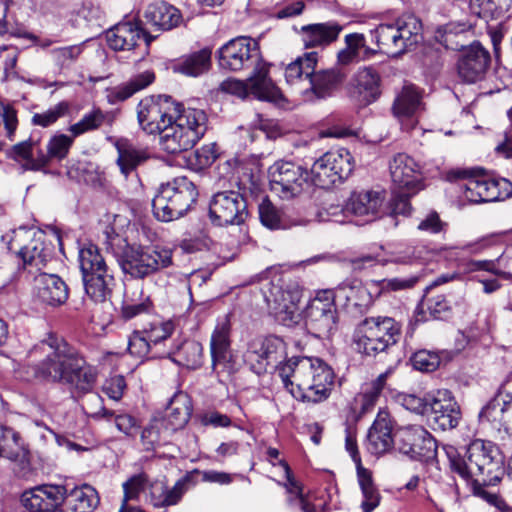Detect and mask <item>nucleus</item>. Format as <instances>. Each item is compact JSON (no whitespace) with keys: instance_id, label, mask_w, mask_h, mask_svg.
<instances>
[{"instance_id":"e2e57ef3","label":"nucleus","mask_w":512,"mask_h":512,"mask_svg":"<svg viewBox=\"0 0 512 512\" xmlns=\"http://www.w3.org/2000/svg\"><path fill=\"white\" fill-rule=\"evenodd\" d=\"M75 137H69L65 134H59L52 137L47 145V150L49 151V155L53 159L62 160L64 159L70 147L73 144Z\"/></svg>"},{"instance_id":"a878e982","label":"nucleus","mask_w":512,"mask_h":512,"mask_svg":"<svg viewBox=\"0 0 512 512\" xmlns=\"http://www.w3.org/2000/svg\"><path fill=\"white\" fill-rule=\"evenodd\" d=\"M392 419L386 410H379L367 435V449L374 455L388 452L394 444Z\"/></svg>"},{"instance_id":"1a4fd4ad","label":"nucleus","mask_w":512,"mask_h":512,"mask_svg":"<svg viewBox=\"0 0 512 512\" xmlns=\"http://www.w3.org/2000/svg\"><path fill=\"white\" fill-rule=\"evenodd\" d=\"M198 190L187 177H177L162 184L152 200L154 216L163 222L183 217L195 204Z\"/></svg>"},{"instance_id":"69168bd1","label":"nucleus","mask_w":512,"mask_h":512,"mask_svg":"<svg viewBox=\"0 0 512 512\" xmlns=\"http://www.w3.org/2000/svg\"><path fill=\"white\" fill-rule=\"evenodd\" d=\"M127 349L131 355L138 358L146 357L149 354L151 346L143 330H135L129 336Z\"/></svg>"},{"instance_id":"f257e3e1","label":"nucleus","mask_w":512,"mask_h":512,"mask_svg":"<svg viewBox=\"0 0 512 512\" xmlns=\"http://www.w3.org/2000/svg\"><path fill=\"white\" fill-rule=\"evenodd\" d=\"M44 357L33 366L36 378L47 383L64 385L74 398L83 397L94 390L98 370L63 338L50 333L35 348Z\"/></svg>"},{"instance_id":"ea45409f","label":"nucleus","mask_w":512,"mask_h":512,"mask_svg":"<svg viewBox=\"0 0 512 512\" xmlns=\"http://www.w3.org/2000/svg\"><path fill=\"white\" fill-rule=\"evenodd\" d=\"M341 82L340 74L334 70H322L309 77L307 85L303 86V91H312L317 98H325L333 92Z\"/></svg>"},{"instance_id":"6e6552de","label":"nucleus","mask_w":512,"mask_h":512,"mask_svg":"<svg viewBox=\"0 0 512 512\" xmlns=\"http://www.w3.org/2000/svg\"><path fill=\"white\" fill-rule=\"evenodd\" d=\"M401 325L392 317H366L357 325L353 341L356 350L366 356L387 352L400 339Z\"/></svg>"},{"instance_id":"9d476101","label":"nucleus","mask_w":512,"mask_h":512,"mask_svg":"<svg viewBox=\"0 0 512 512\" xmlns=\"http://www.w3.org/2000/svg\"><path fill=\"white\" fill-rule=\"evenodd\" d=\"M305 325L316 338H327L337 330L338 311L333 291H320L309 301L305 308Z\"/></svg>"},{"instance_id":"4d7b16f0","label":"nucleus","mask_w":512,"mask_h":512,"mask_svg":"<svg viewBox=\"0 0 512 512\" xmlns=\"http://www.w3.org/2000/svg\"><path fill=\"white\" fill-rule=\"evenodd\" d=\"M413 367L423 372L435 371L441 364L440 354L429 350H419L411 358Z\"/></svg>"},{"instance_id":"c756f323","label":"nucleus","mask_w":512,"mask_h":512,"mask_svg":"<svg viewBox=\"0 0 512 512\" xmlns=\"http://www.w3.org/2000/svg\"><path fill=\"white\" fill-rule=\"evenodd\" d=\"M144 19L154 31H167L180 23L181 14L177 8L166 2H155L146 8Z\"/></svg>"},{"instance_id":"49530a36","label":"nucleus","mask_w":512,"mask_h":512,"mask_svg":"<svg viewBox=\"0 0 512 512\" xmlns=\"http://www.w3.org/2000/svg\"><path fill=\"white\" fill-rule=\"evenodd\" d=\"M164 354L168 356L175 354V360L189 369L199 368L203 362V347L199 342L193 340L183 342L177 351L170 349Z\"/></svg>"},{"instance_id":"4468645a","label":"nucleus","mask_w":512,"mask_h":512,"mask_svg":"<svg viewBox=\"0 0 512 512\" xmlns=\"http://www.w3.org/2000/svg\"><path fill=\"white\" fill-rule=\"evenodd\" d=\"M286 356V345L277 336H268L251 341L243 355L244 362L260 375L268 366L276 367Z\"/></svg>"},{"instance_id":"6e6d98bb","label":"nucleus","mask_w":512,"mask_h":512,"mask_svg":"<svg viewBox=\"0 0 512 512\" xmlns=\"http://www.w3.org/2000/svg\"><path fill=\"white\" fill-rule=\"evenodd\" d=\"M41 487L48 511H63L67 491L65 486L42 484Z\"/></svg>"},{"instance_id":"c9c22d12","label":"nucleus","mask_w":512,"mask_h":512,"mask_svg":"<svg viewBox=\"0 0 512 512\" xmlns=\"http://www.w3.org/2000/svg\"><path fill=\"white\" fill-rule=\"evenodd\" d=\"M372 38L378 44L380 51L387 55L397 56L407 51V44L401 40V33L393 24H380L371 31Z\"/></svg>"},{"instance_id":"cd10ccee","label":"nucleus","mask_w":512,"mask_h":512,"mask_svg":"<svg viewBox=\"0 0 512 512\" xmlns=\"http://www.w3.org/2000/svg\"><path fill=\"white\" fill-rule=\"evenodd\" d=\"M230 330L231 324L228 317H224L218 322L211 336V357L213 368L233 367L230 350Z\"/></svg>"},{"instance_id":"a211bd4d","label":"nucleus","mask_w":512,"mask_h":512,"mask_svg":"<svg viewBox=\"0 0 512 512\" xmlns=\"http://www.w3.org/2000/svg\"><path fill=\"white\" fill-rule=\"evenodd\" d=\"M389 173L394 189L418 193L423 189L420 165L406 153H397L389 161Z\"/></svg>"},{"instance_id":"7ed1b4c3","label":"nucleus","mask_w":512,"mask_h":512,"mask_svg":"<svg viewBox=\"0 0 512 512\" xmlns=\"http://www.w3.org/2000/svg\"><path fill=\"white\" fill-rule=\"evenodd\" d=\"M279 376L295 398L311 403L326 400L334 384L332 368L319 358H291L280 367Z\"/></svg>"},{"instance_id":"13d9d810","label":"nucleus","mask_w":512,"mask_h":512,"mask_svg":"<svg viewBox=\"0 0 512 512\" xmlns=\"http://www.w3.org/2000/svg\"><path fill=\"white\" fill-rule=\"evenodd\" d=\"M21 503L32 512H48L41 485L24 491L21 495Z\"/></svg>"},{"instance_id":"6ab92c4d","label":"nucleus","mask_w":512,"mask_h":512,"mask_svg":"<svg viewBox=\"0 0 512 512\" xmlns=\"http://www.w3.org/2000/svg\"><path fill=\"white\" fill-rule=\"evenodd\" d=\"M479 423L512 435V395L497 393L479 412Z\"/></svg>"},{"instance_id":"864d4df0","label":"nucleus","mask_w":512,"mask_h":512,"mask_svg":"<svg viewBox=\"0 0 512 512\" xmlns=\"http://www.w3.org/2000/svg\"><path fill=\"white\" fill-rule=\"evenodd\" d=\"M106 119V115L100 109H94L85 114L77 123L70 126L69 131L73 137H77L86 132L96 130L102 126Z\"/></svg>"},{"instance_id":"79ce46f5","label":"nucleus","mask_w":512,"mask_h":512,"mask_svg":"<svg viewBox=\"0 0 512 512\" xmlns=\"http://www.w3.org/2000/svg\"><path fill=\"white\" fill-rule=\"evenodd\" d=\"M152 310L150 297L144 296L141 288L125 293L121 307V316L124 320H131L142 314H148Z\"/></svg>"},{"instance_id":"09e8293b","label":"nucleus","mask_w":512,"mask_h":512,"mask_svg":"<svg viewBox=\"0 0 512 512\" xmlns=\"http://www.w3.org/2000/svg\"><path fill=\"white\" fill-rule=\"evenodd\" d=\"M394 25L398 32L401 33V40L407 44V50L422 41V23L416 16H403Z\"/></svg>"},{"instance_id":"4be33fe9","label":"nucleus","mask_w":512,"mask_h":512,"mask_svg":"<svg viewBox=\"0 0 512 512\" xmlns=\"http://www.w3.org/2000/svg\"><path fill=\"white\" fill-rule=\"evenodd\" d=\"M190 478L185 476L170 487L165 478L151 479L146 492V502L154 508H166L177 505L189 488Z\"/></svg>"},{"instance_id":"72a5a7b5","label":"nucleus","mask_w":512,"mask_h":512,"mask_svg":"<svg viewBox=\"0 0 512 512\" xmlns=\"http://www.w3.org/2000/svg\"><path fill=\"white\" fill-rule=\"evenodd\" d=\"M274 295V307H270L276 318L284 325L297 323L300 318L298 304L300 302V293L298 291L290 292L278 289Z\"/></svg>"},{"instance_id":"f3484780","label":"nucleus","mask_w":512,"mask_h":512,"mask_svg":"<svg viewBox=\"0 0 512 512\" xmlns=\"http://www.w3.org/2000/svg\"><path fill=\"white\" fill-rule=\"evenodd\" d=\"M463 189L465 198L475 204L501 201L512 195V183L509 180L484 175L468 177Z\"/></svg>"},{"instance_id":"a18cd8bd","label":"nucleus","mask_w":512,"mask_h":512,"mask_svg":"<svg viewBox=\"0 0 512 512\" xmlns=\"http://www.w3.org/2000/svg\"><path fill=\"white\" fill-rule=\"evenodd\" d=\"M259 219L270 230L287 229L290 222L285 213L276 207L267 197L258 206Z\"/></svg>"},{"instance_id":"ddd939ff","label":"nucleus","mask_w":512,"mask_h":512,"mask_svg":"<svg viewBox=\"0 0 512 512\" xmlns=\"http://www.w3.org/2000/svg\"><path fill=\"white\" fill-rule=\"evenodd\" d=\"M248 215L246 199L238 191L217 192L209 204V216L218 226L241 225Z\"/></svg>"},{"instance_id":"f8f14e48","label":"nucleus","mask_w":512,"mask_h":512,"mask_svg":"<svg viewBox=\"0 0 512 512\" xmlns=\"http://www.w3.org/2000/svg\"><path fill=\"white\" fill-rule=\"evenodd\" d=\"M353 169L354 160L347 149L331 150L323 154L312 165V181L315 186L329 189L348 178Z\"/></svg>"},{"instance_id":"c85d7f7f","label":"nucleus","mask_w":512,"mask_h":512,"mask_svg":"<svg viewBox=\"0 0 512 512\" xmlns=\"http://www.w3.org/2000/svg\"><path fill=\"white\" fill-rule=\"evenodd\" d=\"M383 201L384 195L381 192H354L346 203V211L358 217H367L366 221H372L378 216Z\"/></svg>"},{"instance_id":"c03bdc74","label":"nucleus","mask_w":512,"mask_h":512,"mask_svg":"<svg viewBox=\"0 0 512 512\" xmlns=\"http://www.w3.org/2000/svg\"><path fill=\"white\" fill-rule=\"evenodd\" d=\"M79 262L83 276L110 271L99 248L94 244H88L80 249Z\"/></svg>"},{"instance_id":"603ef678","label":"nucleus","mask_w":512,"mask_h":512,"mask_svg":"<svg viewBox=\"0 0 512 512\" xmlns=\"http://www.w3.org/2000/svg\"><path fill=\"white\" fill-rule=\"evenodd\" d=\"M421 307L426 309L434 319H444L450 312V304L444 295H433L429 289L421 301Z\"/></svg>"},{"instance_id":"58836bf2","label":"nucleus","mask_w":512,"mask_h":512,"mask_svg":"<svg viewBox=\"0 0 512 512\" xmlns=\"http://www.w3.org/2000/svg\"><path fill=\"white\" fill-rule=\"evenodd\" d=\"M211 67V50L202 49L180 59L173 70L186 76L197 77L206 73Z\"/></svg>"},{"instance_id":"680f3d73","label":"nucleus","mask_w":512,"mask_h":512,"mask_svg":"<svg viewBox=\"0 0 512 512\" xmlns=\"http://www.w3.org/2000/svg\"><path fill=\"white\" fill-rule=\"evenodd\" d=\"M86 395L89 396L83 404V410L88 416L94 419L110 418L113 416V412L104 407L103 398L99 394H94L91 391Z\"/></svg>"},{"instance_id":"412c9836","label":"nucleus","mask_w":512,"mask_h":512,"mask_svg":"<svg viewBox=\"0 0 512 512\" xmlns=\"http://www.w3.org/2000/svg\"><path fill=\"white\" fill-rule=\"evenodd\" d=\"M154 38L130 21L118 23L106 32L109 47L116 51H131L143 43L144 53H146Z\"/></svg>"},{"instance_id":"e433bc0d","label":"nucleus","mask_w":512,"mask_h":512,"mask_svg":"<svg viewBox=\"0 0 512 512\" xmlns=\"http://www.w3.org/2000/svg\"><path fill=\"white\" fill-rule=\"evenodd\" d=\"M118 152L117 165L121 173L128 177L136 168L144 163L149 155L143 149H138L127 140H119L116 142Z\"/></svg>"},{"instance_id":"423d86ee","label":"nucleus","mask_w":512,"mask_h":512,"mask_svg":"<svg viewBox=\"0 0 512 512\" xmlns=\"http://www.w3.org/2000/svg\"><path fill=\"white\" fill-rule=\"evenodd\" d=\"M468 22L449 23L445 26L443 43L452 50H458L456 69L459 78L466 83H475L485 78L490 67L491 57L480 43L475 42L467 47L458 42L454 43V37H463L464 33L471 29Z\"/></svg>"},{"instance_id":"0eeeda50","label":"nucleus","mask_w":512,"mask_h":512,"mask_svg":"<svg viewBox=\"0 0 512 512\" xmlns=\"http://www.w3.org/2000/svg\"><path fill=\"white\" fill-rule=\"evenodd\" d=\"M207 115L201 109L183 108L177 111L172 123L160 134V146L167 153L187 151L204 136L207 130Z\"/></svg>"},{"instance_id":"b1692460","label":"nucleus","mask_w":512,"mask_h":512,"mask_svg":"<svg viewBox=\"0 0 512 512\" xmlns=\"http://www.w3.org/2000/svg\"><path fill=\"white\" fill-rule=\"evenodd\" d=\"M192 400L185 392H177L171 398L165 413L159 418L165 434H172L183 429L192 414Z\"/></svg>"},{"instance_id":"052dcab7","label":"nucleus","mask_w":512,"mask_h":512,"mask_svg":"<svg viewBox=\"0 0 512 512\" xmlns=\"http://www.w3.org/2000/svg\"><path fill=\"white\" fill-rule=\"evenodd\" d=\"M69 110L67 102H60L43 113H36L32 117V123L42 127H48L64 116Z\"/></svg>"},{"instance_id":"774afa93","label":"nucleus","mask_w":512,"mask_h":512,"mask_svg":"<svg viewBox=\"0 0 512 512\" xmlns=\"http://www.w3.org/2000/svg\"><path fill=\"white\" fill-rule=\"evenodd\" d=\"M431 396L432 395L421 398L413 394H408L403 397L402 404L407 410H410L416 414L428 415Z\"/></svg>"},{"instance_id":"393cba45","label":"nucleus","mask_w":512,"mask_h":512,"mask_svg":"<svg viewBox=\"0 0 512 512\" xmlns=\"http://www.w3.org/2000/svg\"><path fill=\"white\" fill-rule=\"evenodd\" d=\"M37 298L50 306H59L68 299V287L56 274L41 272L34 278Z\"/></svg>"},{"instance_id":"bb28decb","label":"nucleus","mask_w":512,"mask_h":512,"mask_svg":"<svg viewBox=\"0 0 512 512\" xmlns=\"http://www.w3.org/2000/svg\"><path fill=\"white\" fill-rule=\"evenodd\" d=\"M379 83L380 77L373 68H363L357 72L353 79L350 91L351 97L360 105H368L380 95Z\"/></svg>"},{"instance_id":"0e129e2a","label":"nucleus","mask_w":512,"mask_h":512,"mask_svg":"<svg viewBox=\"0 0 512 512\" xmlns=\"http://www.w3.org/2000/svg\"><path fill=\"white\" fill-rule=\"evenodd\" d=\"M415 194L416 193H410L408 190H398L393 188V196L390 200L391 215H408L411 211L409 198Z\"/></svg>"},{"instance_id":"473e14b6","label":"nucleus","mask_w":512,"mask_h":512,"mask_svg":"<svg viewBox=\"0 0 512 512\" xmlns=\"http://www.w3.org/2000/svg\"><path fill=\"white\" fill-rule=\"evenodd\" d=\"M99 502L100 498L96 489L85 484L66 491L63 512H93Z\"/></svg>"},{"instance_id":"39448f33","label":"nucleus","mask_w":512,"mask_h":512,"mask_svg":"<svg viewBox=\"0 0 512 512\" xmlns=\"http://www.w3.org/2000/svg\"><path fill=\"white\" fill-rule=\"evenodd\" d=\"M107 249H111L114 253L115 246L119 248L124 244L120 257V266L125 274L135 279H144L149 277L160 269L167 268L172 264V252L168 249H154L143 246H129L126 241L113 228L107 227L104 231Z\"/></svg>"},{"instance_id":"f704fd0d","label":"nucleus","mask_w":512,"mask_h":512,"mask_svg":"<svg viewBox=\"0 0 512 512\" xmlns=\"http://www.w3.org/2000/svg\"><path fill=\"white\" fill-rule=\"evenodd\" d=\"M317 62V52H308L303 56H299L286 66V82L291 86L300 85V88L303 91V86L307 85L309 77L316 69Z\"/></svg>"},{"instance_id":"aec40b11","label":"nucleus","mask_w":512,"mask_h":512,"mask_svg":"<svg viewBox=\"0 0 512 512\" xmlns=\"http://www.w3.org/2000/svg\"><path fill=\"white\" fill-rule=\"evenodd\" d=\"M428 416L443 431L456 428L462 418L460 406L447 390H439L431 396Z\"/></svg>"},{"instance_id":"f03ea898","label":"nucleus","mask_w":512,"mask_h":512,"mask_svg":"<svg viewBox=\"0 0 512 512\" xmlns=\"http://www.w3.org/2000/svg\"><path fill=\"white\" fill-rule=\"evenodd\" d=\"M221 68L240 71L254 67L249 77L251 93L260 100L279 102L281 90L269 77V65L263 61L259 44L249 37H237L224 44L217 52Z\"/></svg>"},{"instance_id":"8fccbe9b","label":"nucleus","mask_w":512,"mask_h":512,"mask_svg":"<svg viewBox=\"0 0 512 512\" xmlns=\"http://www.w3.org/2000/svg\"><path fill=\"white\" fill-rule=\"evenodd\" d=\"M357 477L364 497L361 507L363 512H371L379 505L380 494L373 483L372 475L369 470L363 467H358Z\"/></svg>"},{"instance_id":"2f4dec72","label":"nucleus","mask_w":512,"mask_h":512,"mask_svg":"<svg viewBox=\"0 0 512 512\" xmlns=\"http://www.w3.org/2000/svg\"><path fill=\"white\" fill-rule=\"evenodd\" d=\"M342 29V26L334 21L303 26L301 31L304 46L325 47L337 40Z\"/></svg>"},{"instance_id":"7c9ffc66","label":"nucleus","mask_w":512,"mask_h":512,"mask_svg":"<svg viewBox=\"0 0 512 512\" xmlns=\"http://www.w3.org/2000/svg\"><path fill=\"white\" fill-rule=\"evenodd\" d=\"M29 451L20 434L11 427L0 425V457L25 467L29 464Z\"/></svg>"},{"instance_id":"bf43d9fd","label":"nucleus","mask_w":512,"mask_h":512,"mask_svg":"<svg viewBox=\"0 0 512 512\" xmlns=\"http://www.w3.org/2000/svg\"><path fill=\"white\" fill-rule=\"evenodd\" d=\"M144 334L146 335L150 346L166 341L172 334L174 326L171 322H153L149 323L148 327H144Z\"/></svg>"},{"instance_id":"de8ad7c7","label":"nucleus","mask_w":512,"mask_h":512,"mask_svg":"<svg viewBox=\"0 0 512 512\" xmlns=\"http://www.w3.org/2000/svg\"><path fill=\"white\" fill-rule=\"evenodd\" d=\"M421 106L419 92L412 86H405L393 104V111L397 117H411Z\"/></svg>"},{"instance_id":"2eb2a0df","label":"nucleus","mask_w":512,"mask_h":512,"mask_svg":"<svg viewBox=\"0 0 512 512\" xmlns=\"http://www.w3.org/2000/svg\"><path fill=\"white\" fill-rule=\"evenodd\" d=\"M271 190L283 198L299 195L308 182L309 173L301 165L290 161H278L269 169Z\"/></svg>"},{"instance_id":"4c0bfd02","label":"nucleus","mask_w":512,"mask_h":512,"mask_svg":"<svg viewBox=\"0 0 512 512\" xmlns=\"http://www.w3.org/2000/svg\"><path fill=\"white\" fill-rule=\"evenodd\" d=\"M155 80V74L152 71H144L133 76L129 81L112 88L108 93V100L111 103L125 101L135 93L145 89Z\"/></svg>"},{"instance_id":"5701e85b","label":"nucleus","mask_w":512,"mask_h":512,"mask_svg":"<svg viewBox=\"0 0 512 512\" xmlns=\"http://www.w3.org/2000/svg\"><path fill=\"white\" fill-rule=\"evenodd\" d=\"M53 253V244L47 241V237L42 231H37L33 232L30 241L20 248L18 256L29 272H33V270L40 272L52 259Z\"/></svg>"},{"instance_id":"a19ab883","label":"nucleus","mask_w":512,"mask_h":512,"mask_svg":"<svg viewBox=\"0 0 512 512\" xmlns=\"http://www.w3.org/2000/svg\"><path fill=\"white\" fill-rule=\"evenodd\" d=\"M151 479L144 473H137L130 476L123 484V500L119 512H130L132 509H139L138 507L129 506V501H139L140 496L143 494L146 498V492L149 490Z\"/></svg>"},{"instance_id":"3c124183","label":"nucleus","mask_w":512,"mask_h":512,"mask_svg":"<svg viewBox=\"0 0 512 512\" xmlns=\"http://www.w3.org/2000/svg\"><path fill=\"white\" fill-rule=\"evenodd\" d=\"M387 373L380 374L360 395V413L366 414L370 412L376 405L379 396L386 384Z\"/></svg>"},{"instance_id":"9b49d317","label":"nucleus","mask_w":512,"mask_h":512,"mask_svg":"<svg viewBox=\"0 0 512 512\" xmlns=\"http://www.w3.org/2000/svg\"><path fill=\"white\" fill-rule=\"evenodd\" d=\"M181 103L168 95L143 98L137 105V120L147 134H159L177 116Z\"/></svg>"},{"instance_id":"5fc2aeb1","label":"nucleus","mask_w":512,"mask_h":512,"mask_svg":"<svg viewBox=\"0 0 512 512\" xmlns=\"http://www.w3.org/2000/svg\"><path fill=\"white\" fill-rule=\"evenodd\" d=\"M83 51L84 44H77L56 48L52 51V55L61 69H68L78 61Z\"/></svg>"},{"instance_id":"37998d69","label":"nucleus","mask_w":512,"mask_h":512,"mask_svg":"<svg viewBox=\"0 0 512 512\" xmlns=\"http://www.w3.org/2000/svg\"><path fill=\"white\" fill-rule=\"evenodd\" d=\"M87 295L95 302H104L111 293L114 278L111 271L83 276Z\"/></svg>"},{"instance_id":"338daca9","label":"nucleus","mask_w":512,"mask_h":512,"mask_svg":"<svg viewBox=\"0 0 512 512\" xmlns=\"http://www.w3.org/2000/svg\"><path fill=\"white\" fill-rule=\"evenodd\" d=\"M162 432L165 433L159 418H154L141 432V441L144 449L147 451L152 450L155 444L160 442Z\"/></svg>"},{"instance_id":"dca6fc26","label":"nucleus","mask_w":512,"mask_h":512,"mask_svg":"<svg viewBox=\"0 0 512 512\" xmlns=\"http://www.w3.org/2000/svg\"><path fill=\"white\" fill-rule=\"evenodd\" d=\"M396 438L399 452L413 460L427 461L436 456V440L422 426L402 427L397 431Z\"/></svg>"},{"instance_id":"20e7f679","label":"nucleus","mask_w":512,"mask_h":512,"mask_svg":"<svg viewBox=\"0 0 512 512\" xmlns=\"http://www.w3.org/2000/svg\"><path fill=\"white\" fill-rule=\"evenodd\" d=\"M452 471L466 481L479 485H495L503 474V456L491 441L475 439L469 443L465 457L458 455L453 446H444Z\"/></svg>"}]
</instances>
